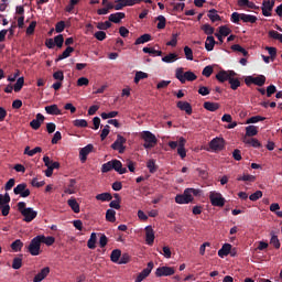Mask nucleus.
<instances>
[{
  "instance_id": "obj_1",
  "label": "nucleus",
  "mask_w": 282,
  "mask_h": 282,
  "mask_svg": "<svg viewBox=\"0 0 282 282\" xmlns=\"http://www.w3.org/2000/svg\"><path fill=\"white\" fill-rule=\"evenodd\" d=\"M109 171H116L119 175H124L127 167H122V162L115 159L101 165V173H109Z\"/></svg>"
},
{
  "instance_id": "obj_2",
  "label": "nucleus",
  "mask_w": 282,
  "mask_h": 282,
  "mask_svg": "<svg viewBox=\"0 0 282 282\" xmlns=\"http://www.w3.org/2000/svg\"><path fill=\"white\" fill-rule=\"evenodd\" d=\"M25 206H26L25 202H19L18 210L24 217L23 221H26V224H30V221H34V219H36V216L39 215V213H36V210H34L33 208L25 207Z\"/></svg>"
},
{
  "instance_id": "obj_3",
  "label": "nucleus",
  "mask_w": 282,
  "mask_h": 282,
  "mask_svg": "<svg viewBox=\"0 0 282 282\" xmlns=\"http://www.w3.org/2000/svg\"><path fill=\"white\" fill-rule=\"evenodd\" d=\"M175 78H177V80H180V83L184 85L186 80H188L189 83H193V80H197V75H195V73L191 70L184 73V68L180 67L175 70Z\"/></svg>"
},
{
  "instance_id": "obj_4",
  "label": "nucleus",
  "mask_w": 282,
  "mask_h": 282,
  "mask_svg": "<svg viewBox=\"0 0 282 282\" xmlns=\"http://www.w3.org/2000/svg\"><path fill=\"white\" fill-rule=\"evenodd\" d=\"M141 138L144 140V149H153L158 144V138L151 131L141 132Z\"/></svg>"
},
{
  "instance_id": "obj_5",
  "label": "nucleus",
  "mask_w": 282,
  "mask_h": 282,
  "mask_svg": "<svg viewBox=\"0 0 282 282\" xmlns=\"http://www.w3.org/2000/svg\"><path fill=\"white\" fill-rule=\"evenodd\" d=\"M209 202L212 206H216L218 208H224L226 206V198L218 192H210L209 193Z\"/></svg>"
},
{
  "instance_id": "obj_6",
  "label": "nucleus",
  "mask_w": 282,
  "mask_h": 282,
  "mask_svg": "<svg viewBox=\"0 0 282 282\" xmlns=\"http://www.w3.org/2000/svg\"><path fill=\"white\" fill-rule=\"evenodd\" d=\"M41 243L40 236H36L31 240L28 250L32 257H39L41 254Z\"/></svg>"
},
{
  "instance_id": "obj_7",
  "label": "nucleus",
  "mask_w": 282,
  "mask_h": 282,
  "mask_svg": "<svg viewBox=\"0 0 282 282\" xmlns=\"http://www.w3.org/2000/svg\"><path fill=\"white\" fill-rule=\"evenodd\" d=\"M13 193L14 195H19L20 197H30V195H32V192L30 191V188H28V184L26 183H20L18 184L14 188H13Z\"/></svg>"
},
{
  "instance_id": "obj_8",
  "label": "nucleus",
  "mask_w": 282,
  "mask_h": 282,
  "mask_svg": "<svg viewBox=\"0 0 282 282\" xmlns=\"http://www.w3.org/2000/svg\"><path fill=\"white\" fill-rule=\"evenodd\" d=\"M126 143H127V139L118 134L116 141L111 144V149H113V151H119V153H124Z\"/></svg>"
},
{
  "instance_id": "obj_9",
  "label": "nucleus",
  "mask_w": 282,
  "mask_h": 282,
  "mask_svg": "<svg viewBox=\"0 0 282 282\" xmlns=\"http://www.w3.org/2000/svg\"><path fill=\"white\" fill-rule=\"evenodd\" d=\"M175 274V268L173 267H159L155 271V276L159 279L162 276H173Z\"/></svg>"
},
{
  "instance_id": "obj_10",
  "label": "nucleus",
  "mask_w": 282,
  "mask_h": 282,
  "mask_svg": "<svg viewBox=\"0 0 282 282\" xmlns=\"http://www.w3.org/2000/svg\"><path fill=\"white\" fill-rule=\"evenodd\" d=\"M154 264L153 262H149L148 267L145 269L142 270V272H140L137 275V279L134 280V282H143L144 279H147V276H149V274H151V272L153 271Z\"/></svg>"
},
{
  "instance_id": "obj_11",
  "label": "nucleus",
  "mask_w": 282,
  "mask_h": 282,
  "mask_svg": "<svg viewBox=\"0 0 282 282\" xmlns=\"http://www.w3.org/2000/svg\"><path fill=\"white\" fill-rule=\"evenodd\" d=\"M193 196L188 194V191H184L183 194H178L175 197L176 204H191L193 202Z\"/></svg>"
},
{
  "instance_id": "obj_12",
  "label": "nucleus",
  "mask_w": 282,
  "mask_h": 282,
  "mask_svg": "<svg viewBox=\"0 0 282 282\" xmlns=\"http://www.w3.org/2000/svg\"><path fill=\"white\" fill-rule=\"evenodd\" d=\"M274 8V0H264L262 3L263 17H272V9Z\"/></svg>"
},
{
  "instance_id": "obj_13",
  "label": "nucleus",
  "mask_w": 282,
  "mask_h": 282,
  "mask_svg": "<svg viewBox=\"0 0 282 282\" xmlns=\"http://www.w3.org/2000/svg\"><path fill=\"white\" fill-rule=\"evenodd\" d=\"M44 121H45V116H43L42 113H37L35 119H33L30 122V127L34 129V131H39V129H41V124H43Z\"/></svg>"
},
{
  "instance_id": "obj_14",
  "label": "nucleus",
  "mask_w": 282,
  "mask_h": 282,
  "mask_svg": "<svg viewBox=\"0 0 282 282\" xmlns=\"http://www.w3.org/2000/svg\"><path fill=\"white\" fill-rule=\"evenodd\" d=\"M176 107L181 111H185L187 116L193 115V106L188 101H177Z\"/></svg>"
},
{
  "instance_id": "obj_15",
  "label": "nucleus",
  "mask_w": 282,
  "mask_h": 282,
  "mask_svg": "<svg viewBox=\"0 0 282 282\" xmlns=\"http://www.w3.org/2000/svg\"><path fill=\"white\" fill-rule=\"evenodd\" d=\"M94 151V144H87L86 147L82 148L79 151L80 162H87V155Z\"/></svg>"
},
{
  "instance_id": "obj_16",
  "label": "nucleus",
  "mask_w": 282,
  "mask_h": 282,
  "mask_svg": "<svg viewBox=\"0 0 282 282\" xmlns=\"http://www.w3.org/2000/svg\"><path fill=\"white\" fill-rule=\"evenodd\" d=\"M145 241L148 246H153L155 241V231H153V227L151 226L145 227Z\"/></svg>"
},
{
  "instance_id": "obj_17",
  "label": "nucleus",
  "mask_w": 282,
  "mask_h": 282,
  "mask_svg": "<svg viewBox=\"0 0 282 282\" xmlns=\"http://www.w3.org/2000/svg\"><path fill=\"white\" fill-rule=\"evenodd\" d=\"M48 275H50V267H45L41 269V271L37 274H35V276L33 278V282L44 281V279H47Z\"/></svg>"
},
{
  "instance_id": "obj_18",
  "label": "nucleus",
  "mask_w": 282,
  "mask_h": 282,
  "mask_svg": "<svg viewBox=\"0 0 282 282\" xmlns=\"http://www.w3.org/2000/svg\"><path fill=\"white\" fill-rule=\"evenodd\" d=\"M184 147H186V139L181 137L178 139L177 154L180 155V158H182V160H184V158H186V149Z\"/></svg>"
},
{
  "instance_id": "obj_19",
  "label": "nucleus",
  "mask_w": 282,
  "mask_h": 282,
  "mask_svg": "<svg viewBox=\"0 0 282 282\" xmlns=\"http://www.w3.org/2000/svg\"><path fill=\"white\" fill-rule=\"evenodd\" d=\"M242 142L253 149H261V142L258 139L243 137Z\"/></svg>"
},
{
  "instance_id": "obj_20",
  "label": "nucleus",
  "mask_w": 282,
  "mask_h": 282,
  "mask_svg": "<svg viewBox=\"0 0 282 282\" xmlns=\"http://www.w3.org/2000/svg\"><path fill=\"white\" fill-rule=\"evenodd\" d=\"M210 149L214 151H221L224 149V139L215 138L209 143Z\"/></svg>"
},
{
  "instance_id": "obj_21",
  "label": "nucleus",
  "mask_w": 282,
  "mask_h": 282,
  "mask_svg": "<svg viewBox=\"0 0 282 282\" xmlns=\"http://www.w3.org/2000/svg\"><path fill=\"white\" fill-rule=\"evenodd\" d=\"M45 111L46 113H48V116H63V111L58 109V106L56 104L46 106Z\"/></svg>"
},
{
  "instance_id": "obj_22",
  "label": "nucleus",
  "mask_w": 282,
  "mask_h": 282,
  "mask_svg": "<svg viewBox=\"0 0 282 282\" xmlns=\"http://www.w3.org/2000/svg\"><path fill=\"white\" fill-rule=\"evenodd\" d=\"M230 250H232V245L225 243L219 250H218V257L220 259H224V257H228L230 254Z\"/></svg>"
},
{
  "instance_id": "obj_23",
  "label": "nucleus",
  "mask_w": 282,
  "mask_h": 282,
  "mask_svg": "<svg viewBox=\"0 0 282 282\" xmlns=\"http://www.w3.org/2000/svg\"><path fill=\"white\" fill-rule=\"evenodd\" d=\"M126 14L124 12H117V13H111L109 15V22L110 23H120L122 19H124Z\"/></svg>"
},
{
  "instance_id": "obj_24",
  "label": "nucleus",
  "mask_w": 282,
  "mask_h": 282,
  "mask_svg": "<svg viewBox=\"0 0 282 282\" xmlns=\"http://www.w3.org/2000/svg\"><path fill=\"white\" fill-rule=\"evenodd\" d=\"M216 43L217 42L215 41V37L213 35H208L205 42V48L207 52H213V50H215Z\"/></svg>"
},
{
  "instance_id": "obj_25",
  "label": "nucleus",
  "mask_w": 282,
  "mask_h": 282,
  "mask_svg": "<svg viewBox=\"0 0 282 282\" xmlns=\"http://www.w3.org/2000/svg\"><path fill=\"white\" fill-rule=\"evenodd\" d=\"M73 52L74 47L67 46L66 50L62 54H59L58 57L55 59L56 63H58V61H65V58H69Z\"/></svg>"
},
{
  "instance_id": "obj_26",
  "label": "nucleus",
  "mask_w": 282,
  "mask_h": 282,
  "mask_svg": "<svg viewBox=\"0 0 282 282\" xmlns=\"http://www.w3.org/2000/svg\"><path fill=\"white\" fill-rule=\"evenodd\" d=\"M178 59H180V56L177 55V53H169L167 55L162 57V62L167 64L175 63V61H178Z\"/></svg>"
},
{
  "instance_id": "obj_27",
  "label": "nucleus",
  "mask_w": 282,
  "mask_h": 282,
  "mask_svg": "<svg viewBox=\"0 0 282 282\" xmlns=\"http://www.w3.org/2000/svg\"><path fill=\"white\" fill-rule=\"evenodd\" d=\"M64 193L66 195H74L76 193V180L70 178L68 186L64 189Z\"/></svg>"
},
{
  "instance_id": "obj_28",
  "label": "nucleus",
  "mask_w": 282,
  "mask_h": 282,
  "mask_svg": "<svg viewBox=\"0 0 282 282\" xmlns=\"http://www.w3.org/2000/svg\"><path fill=\"white\" fill-rule=\"evenodd\" d=\"M67 204L69 208H72L73 213H80V205L78 204V200H76V198L68 199Z\"/></svg>"
},
{
  "instance_id": "obj_29",
  "label": "nucleus",
  "mask_w": 282,
  "mask_h": 282,
  "mask_svg": "<svg viewBox=\"0 0 282 282\" xmlns=\"http://www.w3.org/2000/svg\"><path fill=\"white\" fill-rule=\"evenodd\" d=\"M120 257H122V251L120 249H115L110 253V260L112 261V263H119Z\"/></svg>"
},
{
  "instance_id": "obj_30",
  "label": "nucleus",
  "mask_w": 282,
  "mask_h": 282,
  "mask_svg": "<svg viewBox=\"0 0 282 282\" xmlns=\"http://www.w3.org/2000/svg\"><path fill=\"white\" fill-rule=\"evenodd\" d=\"M259 133V130L257 129L256 126H248L246 128V134L245 138H254Z\"/></svg>"
},
{
  "instance_id": "obj_31",
  "label": "nucleus",
  "mask_w": 282,
  "mask_h": 282,
  "mask_svg": "<svg viewBox=\"0 0 282 282\" xmlns=\"http://www.w3.org/2000/svg\"><path fill=\"white\" fill-rule=\"evenodd\" d=\"M41 243H45V246H54V242L56 241V238L48 236L45 237L43 235H39Z\"/></svg>"
},
{
  "instance_id": "obj_32",
  "label": "nucleus",
  "mask_w": 282,
  "mask_h": 282,
  "mask_svg": "<svg viewBox=\"0 0 282 282\" xmlns=\"http://www.w3.org/2000/svg\"><path fill=\"white\" fill-rule=\"evenodd\" d=\"M207 17H208V19L210 20L212 23H216V21H221V17L219 14H217L216 9L209 10Z\"/></svg>"
},
{
  "instance_id": "obj_33",
  "label": "nucleus",
  "mask_w": 282,
  "mask_h": 282,
  "mask_svg": "<svg viewBox=\"0 0 282 282\" xmlns=\"http://www.w3.org/2000/svg\"><path fill=\"white\" fill-rule=\"evenodd\" d=\"M43 151V149L41 147H36L33 150H30V147H26L24 149V155H29L30 158H34V155H36V153H41Z\"/></svg>"
},
{
  "instance_id": "obj_34",
  "label": "nucleus",
  "mask_w": 282,
  "mask_h": 282,
  "mask_svg": "<svg viewBox=\"0 0 282 282\" xmlns=\"http://www.w3.org/2000/svg\"><path fill=\"white\" fill-rule=\"evenodd\" d=\"M216 78L219 83H226V80H228V82L230 80V75H228V72H226V70H220L216 75Z\"/></svg>"
},
{
  "instance_id": "obj_35",
  "label": "nucleus",
  "mask_w": 282,
  "mask_h": 282,
  "mask_svg": "<svg viewBox=\"0 0 282 282\" xmlns=\"http://www.w3.org/2000/svg\"><path fill=\"white\" fill-rule=\"evenodd\" d=\"M204 109L207 111H217L219 109V104L217 102H212V101H205L203 105Z\"/></svg>"
},
{
  "instance_id": "obj_36",
  "label": "nucleus",
  "mask_w": 282,
  "mask_h": 282,
  "mask_svg": "<svg viewBox=\"0 0 282 282\" xmlns=\"http://www.w3.org/2000/svg\"><path fill=\"white\" fill-rule=\"evenodd\" d=\"M96 199L98 202H111V199H113V196L111 195V193H101V194H98L96 196Z\"/></svg>"
},
{
  "instance_id": "obj_37",
  "label": "nucleus",
  "mask_w": 282,
  "mask_h": 282,
  "mask_svg": "<svg viewBox=\"0 0 282 282\" xmlns=\"http://www.w3.org/2000/svg\"><path fill=\"white\" fill-rule=\"evenodd\" d=\"M149 41H151V34L145 33L135 40L134 45H142L149 43Z\"/></svg>"
},
{
  "instance_id": "obj_38",
  "label": "nucleus",
  "mask_w": 282,
  "mask_h": 282,
  "mask_svg": "<svg viewBox=\"0 0 282 282\" xmlns=\"http://www.w3.org/2000/svg\"><path fill=\"white\" fill-rule=\"evenodd\" d=\"M241 21L243 23H257V17L256 15L246 14V13H241Z\"/></svg>"
},
{
  "instance_id": "obj_39",
  "label": "nucleus",
  "mask_w": 282,
  "mask_h": 282,
  "mask_svg": "<svg viewBox=\"0 0 282 282\" xmlns=\"http://www.w3.org/2000/svg\"><path fill=\"white\" fill-rule=\"evenodd\" d=\"M97 236L96 232H93L90 235V238L88 239L87 246L89 248V250H96V241H97Z\"/></svg>"
},
{
  "instance_id": "obj_40",
  "label": "nucleus",
  "mask_w": 282,
  "mask_h": 282,
  "mask_svg": "<svg viewBox=\"0 0 282 282\" xmlns=\"http://www.w3.org/2000/svg\"><path fill=\"white\" fill-rule=\"evenodd\" d=\"M23 248V241L21 239H17L11 243V249L13 252H21V249Z\"/></svg>"
},
{
  "instance_id": "obj_41",
  "label": "nucleus",
  "mask_w": 282,
  "mask_h": 282,
  "mask_svg": "<svg viewBox=\"0 0 282 282\" xmlns=\"http://www.w3.org/2000/svg\"><path fill=\"white\" fill-rule=\"evenodd\" d=\"M144 78H149V74H147L142 70L137 72L135 76H134L135 85H138V83H140L141 80H144Z\"/></svg>"
},
{
  "instance_id": "obj_42",
  "label": "nucleus",
  "mask_w": 282,
  "mask_h": 282,
  "mask_svg": "<svg viewBox=\"0 0 282 282\" xmlns=\"http://www.w3.org/2000/svg\"><path fill=\"white\" fill-rule=\"evenodd\" d=\"M230 89L237 91L239 87H241V82L238 78H230L229 79Z\"/></svg>"
},
{
  "instance_id": "obj_43",
  "label": "nucleus",
  "mask_w": 282,
  "mask_h": 282,
  "mask_svg": "<svg viewBox=\"0 0 282 282\" xmlns=\"http://www.w3.org/2000/svg\"><path fill=\"white\" fill-rule=\"evenodd\" d=\"M106 220L110 221V224L116 223V210L113 209H108L106 212Z\"/></svg>"
},
{
  "instance_id": "obj_44",
  "label": "nucleus",
  "mask_w": 282,
  "mask_h": 282,
  "mask_svg": "<svg viewBox=\"0 0 282 282\" xmlns=\"http://www.w3.org/2000/svg\"><path fill=\"white\" fill-rule=\"evenodd\" d=\"M143 52L144 54H151L152 56H162V51H158L155 48H151V47H143Z\"/></svg>"
},
{
  "instance_id": "obj_45",
  "label": "nucleus",
  "mask_w": 282,
  "mask_h": 282,
  "mask_svg": "<svg viewBox=\"0 0 282 282\" xmlns=\"http://www.w3.org/2000/svg\"><path fill=\"white\" fill-rule=\"evenodd\" d=\"M253 85H257L258 87H263L265 85V77L263 75L253 77Z\"/></svg>"
},
{
  "instance_id": "obj_46",
  "label": "nucleus",
  "mask_w": 282,
  "mask_h": 282,
  "mask_svg": "<svg viewBox=\"0 0 282 282\" xmlns=\"http://www.w3.org/2000/svg\"><path fill=\"white\" fill-rule=\"evenodd\" d=\"M24 84H25V79L23 77H19L17 83L13 86L14 91L19 93L21 89H23Z\"/></svg>"
},
{
  "instance_id": "obj_47",
  "label": "nucleus",
  "mask_w": 282,
  "mask_h": 282,
  "mask_svg": "<svg viewBox=\"0 0 282 282\" xmlns=\"http://www.w3.org/2000/svg\"><path fill=\"white\" fill-rule=\"evenodd\" d=\"M270 245L273 246L275 250H279V248H281V241L279 240V237L276 235L271 236Z\"/></svg>"
},
{
  "instance_id": "obj_48",
  "label": "nucleus",
  "mask_w": 282,
  "mask_h": 282,
  "mask_svg": "<svg viewBox=\"0 0 282 282\" xmlns=\"http://www.w3.org/2000/svg\"><path fill=\"white\" fill-rule=\"evenodd\" d=\"M254 180H257V177L250 174H243L242 176L237 177L238 182H254Z\"/></svg>"
},
{
  "instance_id": "obj_49",
  "label": "nucleus",
  "mask_w": 282,
  "mask_h": 282,
  "mask_svg": "<svg viewBox=\"0 0 282 282\" xmlns=\"http://www.w3.org/2000/svg\"><path fill=\"white\" fill-rule=\"evenodd\" d=\"M53 41L56 47L61 50V47H63V44L65 43V37H63V34H59L56 35Z\"/></svg>"
},
{
  "instance_id": "obj_50",
  "label": "nucleus",
  "mask_w": 282,
  "mask_h": 282,
  "mask_svg": "<svg viewBox=\"0 0 282 282\" xmlns=\"http://www.w3.org/2000/svg\"><path fill=\"white\" fill-rule=\"evenodd\" d=\"M22 267H23V259L19 257L14 258L12 262L13 270H21Z\"/></svg>"
},
{
  "instance_id": "obj_51",
  "label": "nucleus",
  "mask_w": 282,
  "mask_h": 282,
  "mask_svg": "<svg viewBox=\"0 0 282 282\" xmlns=\"http://www.w3.org/2000/svg\"><path fill=\"white\" fill-rule=\"evenodd\" d=\"M156 21H159L156 25L158 30H164V28H166V18H164V15H159Z\"/></svg>"
},
{
  "instance_id": "obj_52",
  "label": "nucleus",
  "mask_w": 282,
  "mask_h": 282,
  "mask_svg": "<svg viewBox=\"0 0 282 282\" xmlns=\"http://www.w3.org/2000/svg\"><path fill=\"white\" fill-rule=\"evenodd\" d=\"M265 120L264 117L253 116L247 120V124H257V122H263Z\"/></svg>"
},
{
  "instance_id": "obj_53",
  "label": "nucleus",
  "mask_w": 282,
  "mask_h": 282,
  "mask_svg": "<svg viewBox=\"0 0 282 282\" xmlns=\"http://www.w3.org/2000/svg\"><path fill=\"white\" fill-rule=\"evenodd\" d=\"M231 50H232V52H240L242 54V56H248V51H246V48H243L239 44L231 45Z\"/></svg>"
},
{
  "instance_id": "obj_54",
  "label": "nucleus",
  "mask_w": 282,
  "mask_h": 282,
  "mask_svg": "<svg viewBox=\"0 0 282 282\" xmlns=\"http://www.w3.org/2000/svg\"><path fill=\"white\" fill-rule=\"evenodd\" d=\"M73 124L74 127H78L80 129H85L88 126L87 120L85 119H76L73 121Z\"/></svg>"
},
{
  "instance_id": "obj_55",
  "label": "nucleus",
  "mask_w": 282,
  "mask_h": 282,
  "mask_svg": "<svg viewBox=\"0 0 282 282\" xmlns=\"http://www.w3.org/2000/svg\"><path fill=\"white\" fill-rule=\"evenodd\" d=\"M202 30L208 36H213L212 34H215V28L210 26V24H204L202 26Z\"/></svg>"
},
{
  "instance_id": "obj_56",
  "label": "nucleus",
  "mask_w": 282,
  "mask_h": 282,
  "mask_svg": "<svg viewBox=\"0 0 282 282\" xmlns=\"http://www.w3.org/2000/svg\"><path fill=\"white\" fill-rule=\"evenodd\" d=\"M147 167L150 173H155L158 171V165H155V160L151 159L147 163Z\"/></svg>"
},
{
  "instance_id": "obj_57",
  "label": "nucleus",
  "mask_w": 282,
  "mask_h": 282,
  "mask_svg": "<svg viewBox=\"0 0 282 282\" xmlns=\"http://www.w3.org/2000/svg\"><path fill=\"white\" fill-rule=\"evenodd\" d=\"M265 51L269 52V57H271V61L274 62V59L276 58V47L265 46Z\"/></svg>"
},
{
  "instance_id": "obj_58",
  "label": "nucleus",
  "mask_w": 282,
  "mask_h": 282,
  "mask_svg": "<svg viewBox=\"0 0 282 282\" xmlns=\"http://www.w3.org/2000/svg\"><path fill=\"white\" fill-rule=\"evenodd\" d=\"M131 261V256L129 253H122L119 258V265H124Z\"/></svg>"
},
{
  "instance_id": "obj_59",
  "label": "nucleus",
  "mask_w": 282,
  "mask_h": 282,
  "mask_svg": "<svg viewBox=\"0 0 282 282\" xmlns=\"http://www.w3.org/2000/svg\"><path fill=\"white\" fill-rule=\"evenodd\" d=\"M261 197H263V192L257 191L256 193H253V194H251V195L249 196V199H250L251 202H257V200L261 199Z\"/></svg>"
},
{
  "instance_id": "obj_60",
  "label": "nucleus",
  "mask_w": 282,
  "mask_h": 282,
  "mask_svg": "<svg viewBox=\"0 0 282 282\" xmlns=\"http://www.w3.org/2000/svg\"><path fill=\"white\" fill-rule=\"evenodd\" d=\"M177 36H180V34L173 33L171 41L167 42L166 45L170 47H175L177 45Z\"/></svg>"
},
{
  "instance_id": "obj_61",
  "label": "nucleus",
  "mask_w": 282,
  "mask_h": 282,
  "mask_svg": "<svg viewBox=\"0 0 282 282\" xmlns=\"http://www.w3.org/2000/svg\"><path fill=\"white\" fill-rule=\"evenodd\" d=\"M231 23H236L239 25V21H241V13L234 12L230 18Z\"/></svg>"
},
{
  "instance_id": "obj_62",
  "label": "nucleus",
  "mask_w": 282,
  "mask_h": 282,
  "mask_svg": "<svg viewBox=\"0 0 282 282\" xmlns=\"http://www.w3.org/2000/svg\"><path fill=\"white\" fill-rule=\"evenodd\" d=\"M184 54L187 61H193V48L185 46L184 47Z\"/></svg>"
},
{
  "instance_id": "obj_63",
  "label": "nucleus",
  "mask_w": 282,
  "mask_h": 282,
  "mask_svg": "<svg viewBox=\"0 0 282 282\" xmlns=\"http://www.w3.org/2000/svg\"><path fill=\"white\" fill-rule=\"evenodd\" d=\"M109 28H111V22L109 20L97 24L98 30H109Z\"/></svg>"
},
{
  "instance_id": "obj_64",
  "label": "nucleus",
  "mask_w": 282,
  "mask_h": 282,
  "mask_svg": "<svg viewBox=\"0 0 282 282\" xmlns=\"http://www.w3.org/2000/svg\"><path fill=\"white\" fill-rule=\"evenodd\" d=\"M65 31V21H59L55 24V32H57V34H61V32Z\"/></svg>"
}]
</instances>
